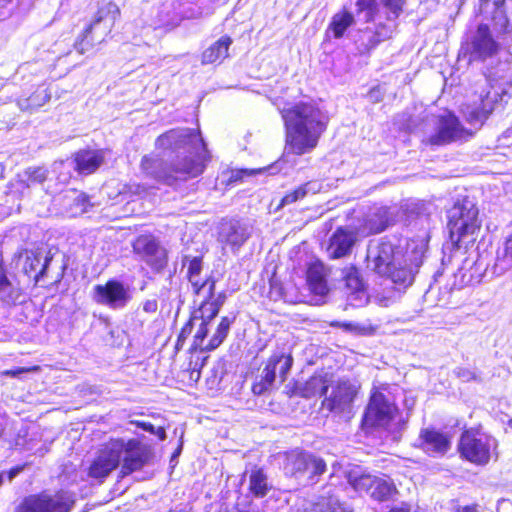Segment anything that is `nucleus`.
<instances>
[{
	"label": "nucleus",
	"mask_w": 512,
	"mask_h": 512,
	"mask_svg": "<svg viewBox=\"0 0 512 512\" xmlns=\"http://www.w3.org/2000/svg\"><path fill=\"white\" fill-rule=\"evenodd\" d=\"M156 146L175 152L176 159L167 165L158 156H144L142 171L158 182L172 186L201 175L210 154L199 132L189 128L172 129L156 139Z\"/></svg>",
	"instance_id": "1"
},
{
	"label": "nucleus",
	"mask_w": 512,
	"mask_h": 512,
	"mask_svg": "<svg viewBox=\"0 0 512 512\" xmlns=\"http://www.w3.org/2000/svg\"><path fill=\"white\" fill-rule=\"evenodd\" d=\"M428 241L429 234L425 232L417 239L408 241L405 251L385 239L371 241L367 247V269L406 288L413 283L423 263Z\"/></svg>",
	"instance_id": "2"
},
{
	"label": "nucleus",
	"mask_w": 512,
	"mask_h": 512,
	"mask_svg": "<svg viewBox=\"0 0 512 512\" xmlns=\"http://www.w3.org/2000/svg\"><path fill=\"white\" fill-rule=\"evenodd\" d=\"M288 153L303 155L318 145L329 123L328 113L314 100L299 101L281 111Z\"/></svg>",
	"instance_id": "3"
},
{
	"label": "nucleus",
	"mask_w": 512,
	"mask_h": 512,
	"mask_svg": "<svg viewBox=\"0 0 512 512\" xmlns=\"http://www.w3.org/2000/svg\"><path fill=\"white\" fill-rule=\"evenodd\" d=\"M149 447L136 439H111L98 451L91 462L88 475L102 480L115 470L122 460L121 473L128 475L140 470L150 459Z\"/></svg>",
	"instance_id": "4"
},
{
	"label": "nucleus",
	"mask_w": 512,
	"mask_h": 512,
	"mask_svg": "<svg viewBox=\"0 0 512 512\" xmlns=\"http://www.w3.org/2000/svg\"><path fill=\"white\" fill-rule=\"evenodd\" d=\"M508 85V81H500L491 75L485 77L478 98L462 109L466 121L475 128L482 126L494 110L495 104L503 101Z\"/></svg>",
	"instance_id": "5"
},
{
	"label": "nucleus",
	"mask_w": 512,
	"mask_h": 512,
	"mask_svg": "<svg viewBox=\"0 0 512 512\" xmlns=\"http://www.w3.org/2000/svg\"><path fill=\"white\" fill-rule=\"evenodd\" d=\"M478 213L475 203L468 198L456 202L448 210L450 238L457 247L460 248L463 245L467 247L469 243L475 241L474 234L480 228Z\"/></svg>",
	"instance_id": "6"
},
{
	"label": "nucleus",
	"mask_w": 512,
	"mask_h": 512,
	"mask_svg": "<svg viewBox=\"0 0 512 512\" xmlns=\"http://www.w3.org/2000/svg\"><path fill=\"white\" fill-rule=\"evenodd\" d=\"M326 467L321 457L302 450L287 452L283 464L285 474L304 485L317 483Z\"/></svg>",
	"instance_id": "7"
},
{
	"label": "nucleus",
	"mask_w": 512,
	"mask_h": 512,
	"mask_svg": "<svg viewBox=\"0 0 512 512\" xmlns=\"http://www.w3.org/2000/svg\"><path fill=\"white\" fill-rule=\"evenodd\" d=\"M385 10L388 24L378 23L374 29L366 28L358 39L361 51H369L375 48L380 42L389 39L395 29L393 21L402 13L405 0H379Z\"/></svg>",
	"instance_id": "8"
},
{
	"label": "nucleus",
	"mask_w": 512,
	"mask_h": 512,
	"mask_svg": "<svg viewBox=\"0 0 512 512\" xmlns=\"http://www.w3.org/2000/svg\"><path fill=\"white\" fill-rule=\"evenodd\" d=\"M119 15V7L113 2H108L100 6L94 20L85 30L83 39L77 44L79 53L83 54L88 50V46L101 43L105 36L111 31Z\"/></svg>",
	"instance_id": "9"
},
{
	"label": "nucleus",
	"mask_w": 512,
	"mask_h": 512,
	"mask_svg": "<svg viewBox=\"0 0 512 512\" xmlns=\"http://www.w3.org/2000/svg\"><path fill=\"white\" fill-rule=\"evenodd\" d=\"M494 446L493 438L478 430L470 429L461 434L458 451L465 460L476 465H486Z\"/></svg>",
	"instance_id": "10"
},
{
	"label": "nucleus",
	"mask_w": 512,
	"mask_h": 512,
	"mask_svg": "<svg viewBox=\"0 0 512 512\" xmlns=\"http://www.w3.org/2000/svg\"><path fill=\"white\" fill-rule=\"evenodd\" d=\"M73 504L74 499L68 492L42 493L26 497L15 512H69Z\"/></svg>",
	"instance_id": "11"
},
{
	"label": "nucleus",
	"mask_w": 512,
	"mask_h": 512,
	"mask_svg": "<svg viewBox=\"0 0 512 512\" xmlns=\"http://www.w3.org/2000/svg\"><path fill=\"white\" fill-rule=\"evenodd\" d=\"M398 409L382 392L375 391L364 414V423L371 427L388 429L395 420Z\"/></svg>",
	"instance_id": "12"
},
{
	"label": "nucleus",
	"mask_w": 512,
	"mask_h": 512,
	"mask_svg": "<svg viewBox=\"0 0 512 512\" xmlns=\"http://www.w3.org/2000/svg\"><path fill=\"white\" fill-rule=\"evenodd\" d=\"M349 482L356 491L365 492L380 502L391 499L397 493L394 483L389 478L362 474L358 477L350 476Z\"/></svg>",
	"instance_id": "13"
},
{
	"label": "nucleus",
	"mask_w": 512,
	"mask_h": 512,
	"mask_svg": "<svg viewBox=\"0 0 512 512\" xmlns=\"http://www.w3.org/2000/svg\"><path fill=\"white\" fill-rule=\"evenodd\" d=\"M499 49V44L493 38L491 31L486 24L478 25L477 29L471 33L466 44L465 50L470 56V60H485L494 56Z\"/></svg>",
	"instance_id": "14"
},
{
	"label": "nucleus",
	"mask_w": 512,
	"mask_h": 512,
	"mask_svg": "<svg viewBox=\"0 0 512 512\" xmlns=\"http://www.w3.org/2000/svg\"><path fill=\"white\" fill-rule=\"evenodd\" d=\"M133 251L153 270L161 271L167 264V252L152 235H140L133 243Z\"/></svg>",
	"instance_id": "15"
},
{
	"label": "nucleus",
	"mask_w": 512,
	"mask_h": 512,
	"mask_svg": "<svg viewBox=\"0 0 512 512\" xmlns=\"http://www.w3.org/2000/svg\"><path fill=\"white\" fill-rule=\"evenodd\" d=\"M473 132L464 128L458 118L448 113L441 116L438 122L437 131L429 139L432 145H444L454 141L467 140Z\"/></svg>",
	"instance_id": "16"
},
{
	"label": "nucleus",
	"mask_w": 512,
	"mask_h": 512,
	"mask_svg": "<svg viewBox=\"0 0 512 512\" xmlns=\"http://www.w3.org/2000/svg\"><path fill=\"white\" fill-rule=\"evenodd\" d=\"M52 258L53 255L50 251L26 249L19 254L18 260L22 272L29 277H33L37 284L47 276V270Z\"/></svg>",
	"instance_id": "17"
},
{
	"label": "nucleus",
	"mask_w": 512,
	"mask_h": 512,
	"mask_svg": "<svg viewBox=\"0 0 512 512\" xmlns=\"http://www.w3.org/2000/svg\"><path fill=\"white\" fill-rule=\"evenodd\" d=\"M94 300L109 308L121 309L131 300V294L129 288L120 281L109 280L105 285L94 287Z\"/></svg>",
	"instance_id": "18"
},
{
	"label": "nucleus",
	"mask_w": 512,
	"mask_h": 512,
	"mask_svg": "<svg viewBox=\"0 0 512 512\" xmlns=\"http://www.w3.org/2000/svg\"><path fill=\"white\" fill-rule=\"evenodd\" d=\"M505 0H480L479 11L486 18H491L494 29L502 35L503 40L512 42V23L506 15Z\"/></svg>",
	"instance_id": "19"
},
{
	"label": "nucleus",
	"mask_w": 512,
	"mask_h": 512,
	"mask_svg": "<svg viewBox=\"0 0 512 512\" xmlns=\"http://www.w3.org/2000/svg\"><path fill=\"white\" fill-rule=\"evenodd\" d=\"M392 217L387 207H374L354 226L361 237L383 232L392 224Z\"/></svg>",
	"instance_id": "20"
},
{
	"label": "nucleus",
	"mask_w": 512,
	"mask_h": 512,
	"mask_svg": "<svg viewBox=\"0 0 512 512\" xmlns=\"http://www.w3.org/2000/svg\"><path fill=\"white\" fill-rule=\"evenodd\" d=\"M358 233L355 227H339L332 234L327 252L330 258L339 259L349 255L357 241Z\"/></svg>",
	"instance_id": "21"
},
{
	"label": "nucleus",
	"mask_w": 512,
	"mask_h": 512,
	"mask_svg": "<svg viewBox=\"0 0 512 512\" xmlns=\"http://www.w3.org/2000/svg\"><path fill=\"white\" fill-rule=\"evenodd\" d=\"M292 364L293 357L290 353L283 351L275 352L267 361V364L262 371L261 379L270 387L274 384L277 375L281 382H284Z\"/></svg>",
	"instance_id": "22"
},
{
	"label": "nucleus",
	"mask_w": 512,
	"mask_h": 512,
	"mask_svg": "<svg viewBox=\"0 0 512 512\" xmlns=\"http://www.w3.org/2000/svg\"><path fill=\"white\" fill-rule=\"evenodd\" d=\"M210 322L202 321L199 324L198 331L194 336L193 347L201 350H214L216 349L227 337L232 321L228 317H223L216 329V332L207 344L204 340L208 334V324Z\"/></svg>",
	"instance_id": "23"
},
{
	"label": "nucleus",
	"mask_w": 512,
	"mask_h": 512,
	"mask_svg": "<svg viewBox=\"0 0 512 512\" xmlns=\"http://www.w3.org/2000/svg\"><path fill=\"white\" fill-rule=\"evenodd\" d=\"M419 447L429 455H444L451 447L448 435L434 428H424L419 434Z\"/></svg>",
	"instance_id": "24"
},
{
	"label": "nucleus",
	"mask_w": 512,
	"mask_h": 512,
	"mask_svg": "<svg viewBox=\"0 0 512 512\" xmlns=\"http://www.w3.org/2000/svg\"><path fill=\"white\" fill-rule=\"evenodd\" d=\"M356 395L355 387L346 381L339 382L332 390L331 395L323 401V406L331 412H345L350 408Z\"/></svg>",
	"instance_id": "25"
},
{
	"label": "nucleus",
	"mask_w": 512,
	"mask_h": 512,
	"mask_svg": "<svg viewBox=\"0 0 512 512\" xmlns=\"http://www.w3.org/2000/svg\"><path fill=\"white\" fill-rule=\"evenodd\" d=\"M104 150H80L74 155L75 169L79 174L90 175L94 173L105 160Z\"/></svg>",
	"instance_id": "26"
},
{
	"label": "nucleus",
	"mask_w": 512,
	"mask_h": 512,
	"mask_svg": "<svg viewBox=\"0 0 512 512\" xmlns=\"http://www.w3.org/2000/svg\"><path fill=\"white\" fill-rule=\"evenodd\" d=\"M250 232L247 225L239 221H229L221 225L220 240L233 248H239L249 238Z\"/></svg>",
	"instance_id": "27"
},
{
	"label": "nucleus",
	"mask_w": 512,
	"mask_h": 512,
	"mask_svg": "<svg viewBox=\"0 0 512 512\" xmlns=\"http://www.w3.org/2000/svg\"><path fill=\"white\" fill-rule=\"evenodd\" d=\"M326 276V270L322 263L314 262L308 267L307 283L312 293L321 297L328 293Z\"/></svg>",
	"instance_id": "28"
},
{
	"label": "nucleus",
	"mask_w": 512,
	"mask_h": 512,
	"mask_svg": "<svg viewBox=\"0 0 512 512\" xmlns=\"http://www.w3.org/2000/svg\"><path fill=\"white\" fill-rule=\"evenodd\" d=\"M344 286L347 290L348 298L351 301H362L365 296L364 283L360 277L359 271L355 267H349L343 272Z\"/></svg>",
	"instance_id": "29"
},
{
	"label": "nucleus",
	"mask_w": 512,
	"mask_h": 512,
	"mask_svg": "<svg viewBox=\"0 0 512 512\" xmlns=\"http://www.w3.org/2000/svg\"><path fill=\"white\" fill-rule=\"evenodd\" d=\"M328 382L326 376L313 375L306 382L296 385V392L304 398L323 395L327 392Z\"/></svg>",
	"instance_id": "30"
},
{
	"label": "nucleus",
	"mask_w": 512,
	"mask_h": 512,
	"mask_svg": "<svg viewBox=\"0 0 512 512\" xmlns=\"http://www.w3.org/2000/svg\"><path fill=\"white\" fill-rule=\"evenodd\" d=\"M232 44V39L228 36H222L202 53V64H212L222 61L228 56V49Z\"/></svg>",
	"instance_id": "31"
},
{
	"label": "nucleus",
	"mask_w": 512,
	"mask_h": 512,
	"mask_svg": "<svg viewBox=\"0 0 512 512\" xmlns=\"http://www.w3.org/2000/svg\"><path fill=\"white\" fill-rule=\"evenodd\" d=\"M22 296L21 289L13 284L0 263V300L6 304H15Z\"/></svg>",
	"instance_id": "32"
},
{
	"label": "nucleus",
	"mask_w": 512,
	"mask_h": 512,
	"mask_svg": "<svg viewBox=\"0 0 512 512\" xmlns=\"http://www.w3.org/2000/svg\"><path fill=\"white\" fill-rule=\"evenodd\" d=\"M271 486L268 483L267 475L262 469L254 468L251 470L249 475V490L258 498H262L267 495Z\"/></svg>",
	"instance_id": "33"
},
{
	"label": "nucleus",
	"mask_w": 512,
	"mask_h": 512,
	"mask_svg": "<svg viewBox=\"0 0 512 512\" xmlns=\"http://www.w3.org/2000/svg\"><path fill=\"white\" fill-rule=\"evenodd\" d=\"M354 23V16L347 12L342 11L336 13L329 24V29L333 32L335 38H341L345 31Z\"/></svg>",
	"instance_id": "34"
},
{
	"label": "nucleus",
	"mask_w": 512,
	"mask_h": 512,
	"mask_svg": "<svg viewBox=\"0 0 512 512\" xmlns=\"http://www.w3.org/2000/svg\"><path fill=\"white\" fill-rule=\"evenodd\" d=\"M67 201H72L68 207V213L71 216L81 215L87 212L89 206V199L87 195L77 191H70L64 195Z\"/></svg>",
	"instance_id": "35"
},
{
	"label": "nucleus",
	"mask_w": 512,
	"mask_h": 512,
	"mask_svg": "<svg viewBox=\"0 0 512 512\" xmlns=\"http://www.w3.org/2000/svg\"><path fill=\"white\" fill-rule=\"evenodd\" d=\"M316 183L307 182L292 192L287 193L281 200L280 206L290 205L296 201L303 199L308 193H316L319 187H316Z\"/></svg>",
	"instance_id": "36"
},
{
	"label": "nucleus",
	"mask_w": 512,
	"mask_h": 512,
	"mask_svg": "<svg viewBox=\"0 0 512 512\" xmlns=\"http://www.w3.org/2000/svg\"><path fill=\"white\" fill-rule=\"evenodd\" d=\"M204 300L202 301L198 311H196L192 317V320H202L210 322L213 320L219 310L211 302L212 297H208L207 293L203 294Z\"/></svg>",
	"instance_id": "37"
},
{
	"label": "nucleus",
	"mask_w": 512,
	"mask_h": 512,
	"mask_svg": "<svg viewBox=\"0 0 512 512\" xmlns=\"http://www.w3.org/2000/svg\"><path fill=\"white\" fill-rule=\"evenodd\" d=\"M496 266L501 270H507L512 267V234L506 238L503 247L499 249Z\"/></svg>",
	"instance_id": "38"
},
{
	"label": "nucleus",
	"mask_w": 512,
	"mask_h": 512,
	"mask_svg": "<svg viewBox=\"0 0 512 512\" xmlns=\"http://www.w3.org/2000/svg\"><path fill=\"white\" fill-rule=\"evenodd\" d=\"M189 281L192 284L193 290L197 295H203L207 293L208 297L213 296L215 289V280L206 279L205 281L200 280L198 275H188Z\"/></svg>",
	"instance_id": "39"
},
{
	"label": "nucleus",
	"mask_w": 512,
	"mask_h": 512,
	"mask_svg": "<svg viewBox=\"0 0 512 512\" xmlns=\"http://www.w3.org/2000/svg\"><path fill=\"white\" fill-rule=\"evenodd\" d=\"M356 7L358 13L364 14L363 19L366 22L376 20L379 10L375 0H357Z\"/></svg>",
	"instance_id": "40"
},
{
	"label": "nucleus",
	"mask_w": 512,
	"mask_h": 512,
	"mask_svg": "<svg viewBox=\"0 0 512 512\" xmlns=\"http://www.w3.org/2000/svg\"><path fill=\"white\" fill-rule=\"evenodd\" d=\"M24 177L25 179L23 181L26 182L27 187L34 184H41L47 178V170L43 167L28 168L24 172Z\"/></svg>",
	"instance_id": "41"
},
{
	"label": "nucleus",
	"mask_w": 512,
	"mask_h": 512,
	"mask_svg": "<svg viewBox=\"0 0 512 512\" xmlns=\"http://www.w3.org/2000/svg\"><path fill=\"white\" fill-rule=\"evenodd\" d=\"M305 512H350L338 505L335 502H332L328 499H323L315 504H313L310 508L306 509Z\"/></svg>",
	"instance_id": "42"
},
{
	"label": "nucleus",
	"mask_w": 512,
	"mask_h": 512,
	"mask_svg": "<svg viewBox=\"0 0 512 512\" xmlns=\"http://www.w3.org/2000/svg\"><path fill=\"white\" fill-rule=\"evenodd\" d=\"M32 111L42 107L45 103H47L50 100V94L47 92V90H37L35 91L31 96H29Z\"/></svg>",
	"instance_id": "43"
},
{
	"label": "nucleus",
	"mask_w": 512,
	"mask_h": 512,
	"mask_svg": "<svg viewBox=\"0 0 512 512\" xmlns=\"http://www.w3.org/2000/svg\"><path fill=\"white\" fill-rule=\"evenodd\" d=\"M265 169L266 168L235 170V171L231 172L229 181L230 182H239V181H242L245 177H250V176L256 175L258 173H261Z\"/></svg>",
	"instance_id": "44"
},
{
	"label": "nucleus",
	"mask_w": 512,
	"mask_h": 512,
	"mask_svg": "<svg viewBox=\"0 0 512 512\" xmlns=\"http://www.w3.org/2000/svg\"><path fill=\"white\" fill-rule=\"evenodd\" d=\"M39 370H40L39 366L18 367V368L5 370L2 372V375L14 377V378H20L22 374H26L29 372H35V371H39Z\"/></svg>",
	"instance_id": "45"
},
{
	"label": "nucleus",
	"mask_w": 512,
	"mask_h": 512,
	"mask_svg": "<svg viewBox=\"0 0 512 512\" xmlns=\"http://www.w3.org/2000/svg\"><path fill=\"white\" fill-rule=\"evenodd\" d=\"M455 374L463 382H470L472 380H474V381L478 380L477 374L468 368L459 367L455 370Z\"/></svg>",
	"instance_id": "46"
},
{
	"label": "nucleus",
	"mask_w": 512,
	"mask_h": 512,
	"mask_svg": "<svg viewBox=\"0 0 512 512\" xmlns=\"http://www.w3.org/2000/svg\"><path fill=\"white\" fill-rule=\"evenodd\" d=\"M202 270V261L200 258L195 257L192 259L188 266V275L200 276Z\"/></svg>",
	"instance_id": "47"
},
{
	"label": "nucleus",
	"mask_w": 512,
	"mask_h": 512,
	"mask_svg": "<svg viewBox=\"0 0 512 512\" xmlns=\"http://www.w3.org/2000/svg\"><path fill=\"white\" fill-rule=\"evenodd\" d=\"M143 311L148 314H154L158 309V301L157 299H147L143 302L142 305Z\"/></svg>",
	"instance_id": "48"
},
{
	"label": "nucleus",
	"mask_w": 512,
	"mask_h": 512,
	"mask_svg": "<svg viewBox=\"0 0 512 512\" xmlns=\"http://www.w3.org/2000/svg\"><path fill=\"white\" fill-rule=\"evenodd\" d=\"M195 320H190L181 330L178 340H177V346H179L191 333L192 326Z\"/></svg>",
	"instance_id": "49"
},
{
	"label": "nucleus",
	"mask_w": 512,
	"mask_h": 512,
	"mask_svg": "<svg viewBox=\"0 0 512 512\" xmlns=\"http://www.w3.org/2000/svg\"><path fill=\"white\" fill-rule=\"evenodd\" d=\"M225 300H226V295L225 293H219L216 297L213 296V298H211V302L213 303V305L218 309L220 310V308L222 307V305L225 303Z\"/></svg>",
	"instance_id": "50"
},
{
	"label": "nucleus",
	"mask_w": 512,
	"mask_h": 512,
	"mask_svg": "<svg viewBox=\"0 0 512 512\" xmlns=\"http://www.w3.org/2000/svg\"><path fill=\"white\" fill-rule=\"evenodd\" d=\"M268 388H270L269 385H266V382H264L262 379L260 382L255 383L252 387L254 394H262L264 391H266Z\"/></svg>",
	"instance_id": "51"
},
{
	"label": "nucleus",
	"mask_w": 512,
	"mask_h": 512,
	"mask_svg": "<svg viewBox=\"0 0 512 512\" xmlns=\"http://www.w3.org/2000/svg\"><path fill=\"white\" fill-rule=\"evenodd\" d=\"M17 105L18 107L22 110V111H32V107H31V102H30V98H21L17 101Z\"/></svg>",
	"instance_id": "52"
},
{
	"label": "nucleus",
	"mask_w": 512,
	"mask_h": 512,
	"mask_svg": "<svg viewBox=\"0 0 512 512\" xmlns=\"http://www.w3.org/2000/svg\"><path fill=\"white\" fill-rule=\"evenodd\" d=\"M138 427L142 428L143 430L151 433V434H154L155 433V430H156V427L151 424V423H148V422H140V421H136L134 422Z\"/></svg>",
	"instance_id": "53"
},
{
	"label": "nucleus",
	"mask_w": 512,
	"mask_h": 512,
	"mask_svg": "<svg viewBox=\"0 0 512 512\" xmlns=\"http://www.w3.org/2000/svg\"><path fill=\"white\" fill-rule=\"evenodd\" d=\"M410 505L407 503H401L399 506L391 508L390 512H410Z\"/></svg>",
	"instance_id": "54"
},
{
	"label": "nucleus",
	"mask_w": 512,
	"mask_h": 512,
	"mask_svg": "<svg viewBox=\"0 0 512 512\" xmlns=\"http://www.w3.org/2000/svg\"><path fill=\"white\" fill-rule=\"evenodd\" d=\"M23 470V467L22 466H17V467H14L12 468L10 471H9V480L11 481L14 477H16L21 471Z\"/></svg>",
	"instance_id": "55"
},
{
	"label": "nucleus",
	"mask_w": 512,
	"mask_h": 512,
	"mask_svg": "<svg viewBox=\"0 0 512 512\" xmlns=\"http://www.w3.org/2000/svg\"><path fill=\"white\" fill-rule=\"evenodd\" d=\"M154 434H155V435H157V436H158V438H159L161 441H163V440H165V439H166V432H165V430H164V428H163V427H158V428H156V430H155V433H154Z\"/></svg>",
	"instance_id": "56"
},
{
	"label": "nucleus",
	"mask_w": 512,
	"mask_h": 512,
	"mask_svg": "<svg viewBox=\"0 0 512 512\" xmlns=\"http://www.w3.org/2000/svg\"><path fill=\"white\" fill-rule=\"evenodd\" d=\"M374 300L380 304V305H383V306H387L389 303H390V298H382V297H379V296H376L374 298Z\"/></svg>",
	"instance_id": "57"
},
{
	"label": "nucleus",
	"mask_w": 512,
	"mask_h": 512,
	"mask_svg": "<svg viewBox=\"0 0 512 512\" xmlns=\"http://www.w3.org/2000/svg\"><path fill=\"white\" fill-rule=\"evenodd\" d=\"M462 512H477V509L475 506H466L463 508Z\"/></svg>",
	"instance_id": "58"
},
{
	"label": "nucleus",
	"mask_w": 512,
	"mask_h": 512,
	"mask_svg": "<svg viewBox=\"0 0 512 512\" xmlns=\"http://www.w3.org/2000/svg\"><path fill=\"white\" fill-rule=\"evenodd\" d=\"M12 0H0V8H5Z\"/></svg>",
	"instance_id": "59"
},
{
	"label": "nucleus",
	"mask_w": 512,
	"mask_h": 512,
	"mask_svg": "<svg viewBox=\"0 0 512 512\" xmlns=\"http://www.w3.org/2000/svg\"><path fill=\"white\" fill-rule=\"evenodd\" d=\"M345 327H346L347 329H351L352 324H350V323H349V324H345Z\"/></svg>",
	"instance_id": "60"
},
{
	"label": "nucleus",
	"mask_w": 512,
	"mask_h": 512,
	"mask_svg": "<svg viewBox=\"0 0 512 512\" xmlns=\"http://www.w3.org/2000/svg\"><path fill=\"white\" fill-rule=\"evenodd\" d=\"M2 483H3V475L0 474V486L2 485Z\"/></svg>",
	"instance_id": "61"
}]
</instances>
